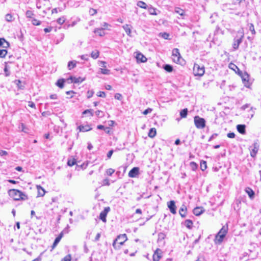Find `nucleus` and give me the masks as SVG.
Instances as JSON below:
<instances>
[{
  "label": "nucleus",
  "instance_id": "1",
  "mask_svg": "<svg viewBox=\"0 0 261 261\" xmlns=\"http://www.w3.org/2000/svg\"><path fill=\"white\" fill-rule=\"evenodd\" d=\"M9 196L14 200H25L28 199V196L23 192L16 189H11L8 191Z\"/></svg>",
  "mask_w": 261,
  "mask_h": 261
},
{
  "label": "nucleus",
  "instance_id": "2",
  "mask_svg": "<svg viewBox=\"0 0 261 261\" xmlns=\"http://www.w3.org/2000/svg\"><path fill=\"white\" fill-rule=\"evenodd\" d=\"M127 240V237L126 234H121L117 237L113 243V246L115 249H119L121 246L124 244V242Z\"/></svg>",
  "mask_w": 261,
  "mask_h": 261
},
{
  "label": "nucleus",
  "instance_id": "3",
  "mask_svg": "<svg viewBox=\"0 0 261 261\" xmlns=\"http://www.w3.org/2000/svg\"><path fill=\"white\" fill-rule=\"evenodd\" d=\"M205 72V69L203 65H200L198 64H194L193 67V73L195 76H202Z\"/></svg>",
  "mask_w": 261,
  "mask_h": 261
},
{
  "label": "nucleus",
  "instance_id": "4",
  "mask_svg": "<svg viewBox=\"0 0 261 261\" xmlns=\"http://www.w3.org/2000/svg\"><path fill=\"white\" fill-rule=\"evenodd\" d=\"M194 121L195 126L198 129L203 128L205 126V120L198 116L194 117Z\"/></svg>",
  "mask_w": 261,
  "mask_h": 261
},
{
  "label": "nucleus",
  "instance_id": "5",
  "mask_svg": "<svg viewBox=\"0 0 261 261\" xmlns=\"http://www.w3.org/2000/svg\"><path fill=\"white\" fill-rule=\"evenodd\" d=\"M172 60L174 62L177 64H181V56L179 53V49L177 48H174L172 50Z\"/></svg>",
  "mask_w": 261,
  "mask_h": 261
},
{
  "label": "nucleus",
  "instance_id": "6",
  "mask_svg": "<svg viewBox=\"0 0 261 261\" xmlns=\"http://www.w3.org/2000/svg\"><path fill=\"white\" fill-rule=\"evenodd\" d=\"M259 144L257 142H255L253 144V148L250 151V155L252 158L255 157L259 149Z\"/></svg>",
  "mask_w": 261,
  "mask_h": 261
},
{
  "label": "nucleus",
  "instance_id": "7",
  "mask_svg": "<svg viewBox=\"0 0 261 261\" xmlns=\"http://www.w3.org/2000/svg\"><path fill=\"white\" fill-rule=\"evenodd\" d=\"M110 211V208L109 207H106L105 208L104 210L102 211L99 215V218L103 222H106V217L108 213V212Z\"/></svg>",
  "mask_w": 261,
  "mask_h": 261
},
{
  "label": "nucleus",
  "instance_id": "8",
  "mask_svg": "<svg viewBox=\"0 0 261 261\" xmlns=\"http://www.w3.org/2000/svg\"><path fill=\"white\" fill-rule=\"evenodd\" d=\"M168 207L172 214H175L176 213V206L175 205V203L174 201L171 200L169 202H168Z\"/></svg>",
  "mask_w": 261,
  "mask_h": 261
},
{
  "label": "nucleus",
  "instance_id": "9",
  "mask_svg": "<svg viewBox=\"0 0 261 261\" xmlns=\"http://www.w3.org/2000/svg\"><path fill=\"white\" fill-rule=\"evenodd\" d=\"M139 174V168L138 167H134L128 172V176L129 177H136Z\"/></svg>",
  "mask_w": 261,
  "mask_h": 261
},
{
  "label": "nucleus",
  "instance_id": "10",
  "mask_svg": "<svg viewBox=\"0 0 261 261\" xmlns=\"http://www.w3.org/2000/svg\"><path fill=\"white\" fill-rule=\"evenodd\" d=\"M241 77H242V81L244 82L245 86L247 87H249V75L246 72H245L242 75Z\"/></svg>",
  "mask_w": 261,
  "mask_h": 261
},
{
  "label": "nucleus",
  "instance_id": "11",
  "mask_svg": "<svg viewBox=\"0 0 261 261\" xmlns=\"http://www.w3.org/2000/svg\"><path fill=\"white\" fill-rule=\"evenodd\" d=\"M136 58L138 62L144 63L147 61V58L141 53L137 52Z\"/></svg>",
  "mask_w": 261,
  "mask_h": 261
},
{
  "label": "nucleus",
  "instance_id": "12",
  "mask_svg": "<svg viewBox=\"0 0 261 261\" xmlns=\"http://www.w3.org/2000/svg\"><path fill=\"white\" fill-rule=\"evenodd\" d=\"M68 80H70L71 83H81L85 81V78L81 77H76L74 76H71Z\"/></svg>",
  "mask_w": 261,
  "mask_h": 261
},
{
  "label": "nucleus",
  "instance_id": "13",
  "mask_svg": "<svg viewBox=\"0 0 261 261\" xmlns=\"http://www.w3.org/2000/svg\"><path fill=\"white\" fill-rule=\"evenodd\" d=\"M36 188L38 191L37 197H42L45 195L46 191L43 187L40 185H37Z\"/></svg>",
  "mask_w": 261,
  "mask_h": 261
},
{
  "label": "nucleus",
  "instance_id": "14",
  "mask_svg": "<svg viewBox=\"0 0 261 261\" xmlns=\"http://www.w3.org/2000/svg\"><path fill=\"white\" fill-rule=\"evenodd\" d=\"M161 251L159 249L155 250L153 255V261H159L161 257Z\"/></svg>",
  "mask_w": 261,
  "mask_h": 261
},
{
  "label": "nucleus",
  "instance_id": "15",
  "mask_svg": "<svg viewBox=\"0 0 261 261\" xmlns=\"http://www.w3.org/2000/svg\"><path fill=\"white\" fill-rule=\"evenodd\" d=\"M246 126L244 124H238L237 126V130L241 134H245L246 133L245 130Z\"/></svg>",
  "mask_w": 261,
  "mask_h": 261
},
{
  "label": "nucleus",
  "instance_id": "16",
  "mask_svg": "<svg viewBox=\"0 0 261 261\" xmlns=\"http://www.w3.org/2000/svg\"><path fill=\"white\" fill-rule=\"evenodd\" d=\"M187 207L185 205H182L180 208L179 213L181 217L184 218L186 216Z\"/></svg>",
  "mask_w": 261,
  "mask_h": 261
},
{
  "label": "nucleus",
  "instance_id": "17",
  "mask_svg": "<svg viewBox=\"0 0 261 261\" xmlns=\"http://www.w3.org/2000/svg\"><path fill=\"white\" fill-rule=\"evenodd\" d=\"M203 211L204 210L202 207H196L193 210V214L196 216H199Z\"/></svg>",
  "mask_w": 261,
  "mask_h": 261
},
{
  "label": "nucleus",
  "instance_id": "18",
  "mask_svg": "<svg viewBox=\"0 0 261 261\" xmlns=\"http://www.w3.org/2000/svg\"><path fill=\"white\" fill-rule=\"evenodd\" d=\"M122 28L124 30L126 34L128 36L131 37L132 36V35H131L132 31H131V29L130 28V25L129 24H125L122 26Z\"/></svg>",
  "mask_w": 261,
  "mask_h": 261
},
{
  "label": "nucleus",
  "instance_id": "19",
  "mask_svg": "<svg viewBox=\"0 0 261 261\" xmlns=\"http://www.w3.org/2000/svg\"><path fill=\"white\" fill-rule=\"evenodd\" d=\"M63 237V233L62 232L60 233V234L58 236V237H57L53 244V246H52V249H54L55 248L56 246L57 245V244L59 243V242L60 241V240H61L62 238Z\"/></svg>",
  "mask_w": 261,
  "mask_h": 261
},
{
  "label": "nucleus",
  "instance_id": "20",
  "mask_svg": "<svg viewBox=\"0 0 261 261\" xmlns=\"http://www.w3.org/2000/svg\"><path fill=\"white\" fill-rule=\"evenodd\" d=\"M245 191L248 194L249 197L251 199H253L254 198V192L250 188H249V187L246 188L245 189Z\"/></svg>",
  "mask_w": 261,
  "mask_h": 261
},
{
  "label": "nucleus",
  "instance_id": "21",
  "mask_svg": "<svg viewBox=\"0 0 261 261\" xmlns=\"http://www.w3.org/2000/svg\"><path fill=\"white\" fill-rule=\"evenodd\" d=\"M243 37V36H242L240 38L234 40L233 44V47L234 49H237L238 48L240 44L242 42Z\"/></svg>",
  "mask_w": 261,
  "mask_h": 261
},
{
  "label": "nucleus",
  "instance_id": "22",
  "mask_svg": "<svg viewBox=\"0 0 261 261\" xmlns=\"http://www.w3.org/2000/svg\"><path fill=\"white\" fill-rule=\"evenodd\" d=\"M103 29L101 28L95 29L94 31V33L97 34L99 36H103L105 35V33L103 32Z\"/></svg>",
  "mask_w": 261,
  "mask_h": 261
},
{
  "label": "nucleus",
  "instance_id": "23",
  "mask_svg": "<svg viewBox=\"0 0 261 261\" xmlns=\"http://www.w3.org/2000/svg\"><path fill=\"white\" fill-rule=\"evenodd\" d=\"M79 128L81 132H87L90 130H91L92 128L91 127L88 125H80L79 126Z\"/></svg>",
  "mask_w": 261,
  "mask_h": 261
},
{
  "label": "nucleus",
  "instance_id": "24",
  "mask_svg": "<svg viewBox=\"0 0 261 261\" xmlns=\"http://www.w3.org/2000/svg\"><path fill=\"white\" fill-rule=\"evenodd\" d=\"M77 62L76 61H71L68 63V68L69 70H71L76 67Z\"/></svg>",
  "mask_w": 261,
  "mask_h": 261
},
{
  "label": "nucleus",
  "instance_id": "25",
  "mask_svg": "<svg viewBox=\"0 0 261 261\" xmlns=\"http://www.w3.org/2000/svg\"><path fill=\"white\" fill-rule=\"evenodd\" d=\"M9 43L7 41H6L5 39H0V46H3V47L7 48L9 46Z\"/></svg>",
  "mask_w": 261,
  "mask_h": 261
},
{
  "label": "nucleus",
  "instance_id": "26",
  "mask_svg": "<svg viewBox=\"0 0 261 261\" xmlns=\"http://www.w3.org/2000/svg\"><path fill=\"white\" fill-rule=\"evenodd\" d=\"M99 52L97 50H95L92 51L91 53V57L94 59H96L99 57Z\"/></svg>",
  "mask_w": 261,
  "mask_h": 261
},
{
  "label": "nucleus",
  "instance_id": "27",
  "mask_svg": "<svg viewBox=\"0 0 261 261\" xmlns=\"http://www.w3.org/2000/svg\"><path fill=\"white\" fill-rule=\"evenodd\" d=\"M227 232V228L225 227V226H223L219 231L218 234L223 236L224 237H225L226 233Z\"/></svg>",
  "mask_w": 261,
  "mask_h": 261
},
{
  "label": "nucleus",
  "instance_id": "28",
  "mask_svg": "<svg viewBox=\"0 0 261 261\" xmlns=\"http://www.w3.org/2000/svg\"><path fill=\"white\" fill-rule=\"evenodd\" d=\"M156 132L155 128H151L148 133V136L150 138H153L156 135Z\"/></svg>",
  "mask_w": 261,
  "mask_h": 261
},
{
  "label": "nucleus",
  "instance_id": "29",
  "mask_svg": "<svg viewBox=\"0 0 261 261\" xmlns=\"http://www.w3.org/2000/svg\"><path fill=\"white\" fill-rule=\"evenodd\" d=\"M224 238V237L223 236H221L217 233L215 238L216 243L220 244L223 241Z\"/></svg>",
  "mask_w": 261,
  "mask_h": 261
},
{
  "label": "nucleus",
  "instance_id": "30",
  "mask_svg": "<svg viewBox=\"0 0 261 261\" xmlns=\"http://www.w3.org/2000/svg\"><path fill=\"white\" fill-rule=\"evenodd\" d=\"M64 82H65L64 79H59L57 82L56 85L60 88H63L64 87Z\"/></svg>",
  "mask_w": 261,
  "mask_h": 261
},
{
  "label": "nucleus",
  "instance_id": "31",
  "mask_svg": "<svg viewBox=\"0 0 261 261\" xmlns=\"http://www.w3.org/2000/svg\"><path fill=\"white\" fill-rule=\"evenodd\" d=\"M185 225L189 229H191L193 226V222L190 220H186L185 221Z\"/></svg>",
  "mask_w": 261,
  "mask_h": 261
},
{
  "label": "nucleus",
  "instance_id": "32",
  "mask_svg": "<svg viewBox=\"0 0 261 261\" xmlns=\"http://www.w3.org/2000/svg\"><path fill=\"white\" fill-rule=\"evenodd\" d=\"M175 12L180 16H184L185 15L184 10L179 8H176L175 9Z\"/></svg>",
  "mask_w": 261,
  "mask_h": 261
},
{
  "label": "nucleus",
  "instance_id": "33",
  "mask_svg": "<svg viewBox=\"0 0 261 261\" xmlns=\"http://www.w3.org/2000/svg\"><path fill=\"white\" fill-rule=\"evenodd\" d=\"M5 19L8 22H12L14 20L13 16L11 14H7L5 16Z\"/></svg>",
  "mask_w": 261,
  "mask_h": 261
},
{
  "label": "nucleus",
  "instance_id": "34",
  "mask_svg": "<svg viewBox=\"0 0 261 261\" xmlns=\"http://www.w3.org/2000/svg\"><path fill=\"white\" fill-rule=\"evenodd\" d=\"M188 114V109H184L180 112V115L181 118H186Z\"/></svg>",
  "mask_w": 261,
  "mask_h": 261
},
{
  "label": "nucleus",
  "instance_id": "35",
  "mask_svg": "<svg viewBox=\"0 0 261 261\" xmlns=\"http://www.w3.org/2000/svg\"><path fill=\"white\" fill-rule=\"evenodd\" d=\"M19 128L21 129L22 132H23L25 133H28V128L25 126V125L23 123H21L19 126Z\"/></svg>",
  "mask_w": 261,
  "mask_h": 261
},
{
  "label": "nucleus",
  "instance_id": "36",
  "mask_svg": "<svg viewBox=\"0 0 261 261\" xmlns=\"http://www.w3.org/2000/svg\"><path fill=\"white\" fill-rule=\"evenodd\" d=\"M137 5L141 8H143V9H146L147 8V5L145 3H144V2H142V1H139L138 3H137Z\"/></svg>",
  "mask_w": 261,
  "mask_h": 261
},
{
  "label": "nucleus",
  "instance_id": "37",
  "mask_svg": "<svg viewBox=\"0 0 261 261\" xmlns=\"http://www.w3.org/2000/svg\"><path fill=\"white\" fill-rule=\"evenodd\" d=\"M66 18L64 16L60 17L57 20V22L58 24L61 25L63 24L65 21Z\"/></svg>",
  "mask_w": 261,
  "mask_h": 261
},
{
  "label": "nucleus",
  "instance_id": "38",
  "mask_svg": "<svg viewBox=\"0 0 261 261\" xmlns=\"http://www.w3.org/2000/svg\"><path fill=\"white\" fill-rule=\"evenodd\" d=\"M148 11L150 15H156V10L154 8H152V7L149 8L148 9Z\"/></svg>",
  "mask_w": 261,
  "mask_h": 261
},
{
  "label": "nucleus",
  "instance_id": "39",
  "mask_svg": "<svg viewBox=\"0 0 261 261\" xmlns=\"http://www.w3.org/2000/svg\"><path fill=\"white\" fill-rule=\"evenodd\" d=\"M164 69L168 72H171L173 70L172 67L168 64L165 65L164 67Z\"/></svg>",
  "mask_w": 261,
  "mask_h": 261
},
{
  "label": "nucleus",
  "instance_id": "40",
  "mask_svg": "<svg viewBox=\"0 0 261 261\" xmlns=\"http://www.w3.org/2000/svg\"><path fill=\"white\" fill-rule=\"evenodd\" d=\"M7 54L6 49H0V58H4Z\"/></svg>",
  "mask_w": 261,
  "mask_h": 261
},
{
  "label": "nucleus",
  "instance_id": "41",
  "mask_svg": "<svg viewBox=\"0 0 261 261\" xmlns=\"http://www.w3.org/2000/svg\"><path fill=\"white\" fill-rule=\"evenodd\" d=\"M100 72L103 74H109L110 70L105 68H100Z\"/></svg>",
  "mask_w": 261,
  "mask_h": 261
},
{
  "label": "nucleus",
  "instance_id": "42",
  "mask_svg": "<svg viewBox=\"0 0 261 261\" xmlns=\"http://www.w3.org/2000/svg\"><path fill=\"white\" fill-rule=\"evenodd\" d=\"M114 172L115 170L112 168H109L106 170V174L109 176H111Z\"/></svg>",
  "mask_w": 261,
  "mask_h": 261
},
{
  "label": "nucleus",
  "instance_id": "43",
  "mask_svg": "<svg viewBox=\"0 0 261 261\" xmlns=\"http://www.w3.org/2000/svg\"><path fill=\"white\" fill-rule=\"evenodd\" d=\"M200 167L202 171L205 170L207 168L206 162L205 161H203L200 163Z\"/></svg>",
  "mask_w": 261,
  "mask_h": 261
},
{
  "label": "nucleus",
  "instance_id": "44",
  "mask_svg": "<svg viewBox=\"0 0 261 261\" xmlns=\"http://www.w3.org/2000/svg\"><path fill=\"white\" fill-rule=\"evenodd\" d=\"M110 181L108 178H105L102 181V186H110Z\"/></svg>",
  "mask_w": 261,
  "mask_h": 261
},
{
  "label": "nucleus",
  "instance_id": "45",
  "mask_svg": "<svg viewBox=\"0 0 261 261\" xmlns=\"http://www.w3.org/2000/svg\"><path fill=\"white\" fill-rule=\"evenodd\" d=\"M32 24L34 25H39L41 24V22L35 18H33L32 19Z\"/></svg>",
  "mask_w": 261,
  "mask_h": 261
},
{
  "label": "nucleus",
  "instance_id": "46",
  "mask_svg": "<svg viewBox=\"0 0 261 261\" xmlns=\"http://www.w3.org/2000/svg\"><path fill=\"white\" fill-rule=\"evenodd\" d=\"M26 16L28 18H32L34 15V13L32 11L28 10L25 13Z\"/></svg>",
  "mask_w": 261,
  "mask_h": 261
},
{
  "label": "nucleus",
  "instance_id": "47",
  "mask_svg": "<svg viewBox=\"0 0 261 261\" xmlns=\"http://www.w3.org/2000/svg\"><path fill=\"white\" fill-rule=\"evenodd\" d=\"M190 167H191V169L193 171H194V170H195L197 169V164L195 162H192L190 163Z\"/></svg>",
  "mask_w": 261,
  "mask_h": 261
},
{
  "label": "nucleus",
  "instance_id": "48",
  "mask_svg": "<svg viewBox=\"0 0 261 261\" xmlns=\"http://www.w3.org/2000/svg\"><path fill=\"white\" fill-rule=\"evenodd\" d=\"M75 163H76V161H75V159L68 160V161L67 162V164L69 166H72L74 165H75Z\"/></svg>",
  "mask_w": 261,
  "mask_h": 261
},
{
  "label": "nucleus",
  "instance_id": "49",
  "mask_svg": "<svg viewBox=\"0 0 261 261\" xmlns=\"http://www.w3.org/2000/svg\"><path fill=\"white\" fill-rule=\"evenodd\" d=\"M249 30L251 32L252 34L253 35H254L255 34V31L254 29V25L253 24L250 23L249 26Z\"/></svg>",
  "mask_w": 261,
  "mask_h": 261
},
{
  "label": "nucleus",
  "instance_id": "50",
  "mask_svg": "<svg viewBox=\"0 0 261 261\" xmlns=\"http://www.w3.org/2000/svg\"><path fill=\"white\" fill-rule=\"evenodd\" d=\"M160 36H161L162 38L165 39H168L169 36V34L167 33H160Z\"/></svg>",
  "mask_w": 261,
  "mask_h": 261
},
{
  "label": "nucleus",
  "instance_id": "51",
  "mask_svg": "<svg viewBox=\"0 0 261 261\" xmlns=\"http://www.w3.org/2000/svg\"><path fill=\"white\" fill-rule=\"evenodd\" d=\"M71 255L68 254L65 256L61 261H71Z\"/></svg>",
  "mask_w": 261,
  "mask_h": 261
},
{
  "label": "nucleus",
  "instance_id": "52",
  "mask_svg": "<svg viewBox=\"0 0 261 261\" xmlns=\"http://www.w3.org/2000/svg\"><path fill=\"white\" fill-rule=\"evenodd\" d=\"M97 13V10L96 9L91 8L89 10V14L91 15H94Z\"/></svg>",
  "mask_w": 261,
  "mask_h": 261
},
{
  "label": "nucleus",
  "instance_id": "53",
  "mask_svg": "<svg viewBox=\"0 0 261 261\" xmlns=\"http://www.w3.org/2000/svg\"><path fill=\"white\" fill-rule=\"evenodd\" d=\"M92 110L91 109H88V110H85L83 112V114L84 115V114H87V113H90V115L91 116H92L93 115V114L92 112Z\"/></svg>",
  "mask_w": 261,
  "mask_h": 261
},
{
  "label": "nucleus",
  "instance_id": "54",
  "mask_svg": "<svg viewBox=\"0 0 261 261\" xmlns=\"http://www.w3.org/2000/svg\"><path fill=\"white\" fill-rule=\"evenodd\" d=\"M97 96L101 97H105L106 96V93L102 91H99L97 92Z\"/></svg>",
  "mask_w": 261,
  "mask_h": 261
},
{
  "label": "nucleus",
  "instance_id": "55",
  "mask_svg": "<svg viewBox=\"0 0 261 261\" xmlns=\"http://www.w3.org/2000/svg\"><path fill=\"white\" fill-rule=\"evenodd\" d=\"M109 27H110V25L109 24H108V23L107 22H104L102 24V29L103 30H109L110 29L108 28Z\"/></svg>",
  "mask_w": 261,
  "mask_h": 261
},
{
  "label": "nucleus",
  "instance_id": "56",
  "mask_svg": "<svg viewBox=\"0 0 261 261\" xmlns=\"http://www.w3.org/2000/svg\"><path fill=\"white\" fill-rule=\"evenodd\" d=\"M241 204V201L239 199L236 200L237 207L234 206L235 210H239L240 208V204Z\"/></svg>",
  "mask_w": 261,
  "mask_h": 261
},
{
  "label": "nucleus",
  "instance_id": "57",
  "mask_svg": "<svg viewBox=\"0 0 261 261\" xmlns=\"http://www.w3.org/2000/svg\"><path fill=\"white\" fill-rule=\"evenodd\" d=\"M114 97L115 99L118 100H121L122 97V95L120 93L115 94Z\"/></svg>",
  "mask_w": 261,
  "mask_h": 261
},
{
  "label": "nucleus",
  "instance_id": "58",
  "mask_svg": "<svg viewBox=\"0 0 261 261\" xmlns=\"http://www.w3.org/2000/svg\"><path fill=\"white\" fill-rule=\"evenodd\" d=\"M93 94H94V92H93V91H92V90H89V91L87 92V97H88V98H89L93 96Z\"/></svg>",
  "mask_w": 261,
  "mask_h": 261
},
{
  "label": "nucleus",
  "instance_id": "59",
  "mask_svg": "<svg viewBox=\"0 0 261 261\" xmlns=\"http://www.w3.org/2000/svg\"><path fill=\"white\" fill-rule=\"evenodd\" d=\"M152 109L151 108H148L147 109H146L143 112V114L144 115H147L148 114V113H150L152 112Z\"/></svg>",
  "mask_w": 261,
  "mask_h": 261
},
{
  "label": "nucleus",
  "instance_id": "60",
  "mask_svg": "<svg viewBox=\"0 0 261 261\" xmlns=\"http://www.w3.org/2000/svg\"><path fill=\"white\" fill-rule=\"evenodd\" d=\"M4 71L5 72V75L6 76H8L10 75V72L9 71L8 69V67H7V66H6L5 68H4Z\"/></svg>",
  "mask_w": 261,
  "mask_h": 261
},
{
  "label": "nucleus",
  "instance_id": "61",
  "mask_svg": "<svg viewBox=\"0 0 261 261\" xmlns=\"http://www.w3.org/2000/svg\"><path fill=\"white\" fill-rule=\"evenodd\" d=\"M102 113H103L100 110H98V111H96V112H95L96 115L100 117L103 116Z\"/></svg>",
  "mask_w": 261,
  "mask_h": 261
},
{
  "label": "nucleus",
  "instance_id": "62",
  "mask_svg": "<svg viewBox=\"0 0 261 261\" xmlns=\"http://www.w3.org/2000/svg\"><path fill=\"white\" fill-rule=\"evenodd\" d=\"M80 58H81V59L86 60V61H88L89 59L87 55H82L80 56Z\"/></svg>",
  "mask_w": 261,
  "mask_h": 261
},
{
  "label": "nucleus",
  "instance_id": "63",
  "mask_svg": "<svg viewBox=\"0 0 261 261\" xmlns=\"http://www.w3.org/2000/svg\"><path fill=\"white\" fill-rule=\"evenodd\" d=\"M227 136L229 138H234L235 137V134L233 133H228Z\"/></svg>",
  "mask_w": 261,
  "mask_h": 261
},
{
  "label": "nucleus",
  "instance_id": "64",
  "mask_svg": "<svg viewBox=\"0 0 261 261\" xmlns=\"http://www.w3.org/2000/svg\"><path fill=\"white\" fill-rule=\"evenodd\" d=\"M218 136V134H213L211 137L210 138H209L208 139V141L210 142L211 141H212L214 138H215V137H216L217 136Z\"/></svg>",
  "mask_w": 261,
  "mask_h": 261
}]
</instances>
